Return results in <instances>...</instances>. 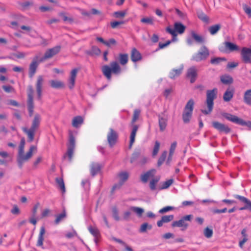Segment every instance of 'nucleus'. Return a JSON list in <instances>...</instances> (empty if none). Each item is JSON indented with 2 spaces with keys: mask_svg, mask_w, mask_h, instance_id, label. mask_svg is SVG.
Here are the masks:
<instances>
[{
  "mask_svg": "<svg viewBox=\"0 0 251 251\" xmlns=\"http://www.w3.org/2000/svg\"><path fill=\"white\" fill-rule=\"evenodd\" d=\"M141 113V110L138 109H136L134 111L132 119L131 122L132 126L135 125L134 123L139 119Z\"/></svg>",
  "mask_w": 251,
  "mask_h": 251,
  "instance_id": "nucleus-47",
  "label": "nucleus"
},
{
  "mask_svg": "<svg viewBox=\"0 0 251 251\" xmlns=\"http://www.w3.org/2000/svg\"><path fill=\"white\" fill-rule=\"evenodd\" d=\"M193 216L192 215H187L182 217L178 221H174L172 224L171 226L173 227H182L181 230L184 231L186 230L189 224L186 223V221H191L192 219Z\"/></svg>",
  "mask_w": 251,
  "mask_h": 251,
  "instance_id": "nucleus-12",
  "label": "nucleus"
},
{
  "mask_svg": "<svg viewBox=\"0 0 251 251\" xmlns=\"http://www.w3.org/2000/svg\"><path fill=\"white\" fill-rule=\"evenodd\" d=\"M126 15V12L125 11H116L113 13V16L116 18H123Z\"/></svg>",
  "mask_w": 251,
  "mask_h": 251,
  "instance_id": "nucleus-56",
  "label": "nucleus"
},
{
  "mask_svg": "<svg viewBox=\"0 0 251 251\" xmlns=\"http://www.w3.org/2000/svg\"><path fill=\"white\" fill-rule=\"evenodd\" d=\"M41 121V115L38 113H36L34 115L32 120L31 127L29 128L26 127L22 128L23 132L27 135L29 142H32L34 140L36 131L40 127Z\"/></svg>",
  "mask_w": 251,
  "mask_h": 251,
  "instance_id": "nucleus-2",
  "label": "nucleus"
},
{
  "mask_svg": "<svg viewBox=\"0 0 251 251\" xmlns=\"http://www.w3.org/2000/svg\"><path fill=\"white\" fill-rule=\"evenodd\" d=\"M186 76L190 79L191 83L195 82L197 77V72L195 67H192L188 69Z\"/></svg>",
  "mask_w": 251,
  "mask_h": 251,
  "instance_id": "nucleus-25",
  "label": "nucleus"
},
{
  "mask_svg": "<svg viewBox=\"0 0 251 251\" xmlns=\"http://www.w3.org/2000/svg\"><path fill=\"white\" fill-rule=\"evenodd\" d=\"M224 48H221L220 50L222 52H229L240 50L239 47L236 44L230 42H225L224 43Z\"/></svg>",
  "mask_w": 251,
  "mask_h": 251,
  "instance_id": "nucleus-21",
  "label": "nucleus"
},
{
  "mask_svg": "<svg viewBox=\"0 0 251 251\" xmlns=\"http://www.w3.org/2000/svg\"><path fill=\"white\" fill-rule=\"evenodd\" d=\"M107 141L109 146L112 148L116 143L118 139V134L112 128L109 129V131L107 134Z\"/></svg>",
  "mask_w": 251,
  "mask_h": 251,
  "instance_id": "nucleus-19",
  "label": "nucleus"
},
{
  "mask_svg": "<svg viewBox=\"0 0 251 251\" xmlns=\"http://www.w3.org/2000/svg\"><path fill=\"white\" fill-rule=\"evenodd\" d=\"M49 83L50 87L54 89H59L63 86L62 82L56 79L50 80Z\"/></svg>",
  "mask_w": 251,
  "mask_h": 251,
  "instance_id": "nucleus-39",
  "label": "nucleus"
},
{
  "mask_svg": "<svg viewBox=\"0 0 251 251\" xmlns=\"http://www.w3.org/2000/svg\"><path fill=\"white\" fill-rule=\"evenodd\" d=\"M142 59L141 54L139 51L136 49L133 48L131 52V59L134 62H136L141 60Z\"/></svg>",
  "mask_w": 251,
  "mask_h": 251,
  "instance_id": "nucleus-26",
  "label": "nucleus"
},
{
  "mask_svg": "<svg viewBox=\"0 0 251 251\" xmlns=\"http://www.w3.org/2000/svg\"><path fill=\"white\" fill-rule=\"evenodd\" d=\"M118 176L120 179V182L119 183L118 188H121L123 184L128 179L129 177V174L126 172H122L118 174Z\"/></svg>",
  "mask_w": 251,
  "mask_h": 251,
  "instance_id": "nucleus-33",
  "label": "nucleus"
},
{
  "mask_svg": "<svg viewBox=\"0 0 251 251\" xmlns=\"http://www.w3.org/2000/svg\"><path fill=\"white\" fill-rule=\"evenodd\" d=\"M191 36L193 39L198 43H202L204 42V39L201 36L198 35L194 31L191 32Z\"/></svg>",
  "mask_w": 251,
  "mask_h": 251,
  "instance_id": "nucleus-43",
  "label": "nucleus"
},
{
  "mask_svg": "<svg viewBox=\"0 0 251 251\" xmlns=\"http://www.w3.org/2000/svg\"><path fill=\"white\" fill-rule=\"evenodd\" d=\"M212 126L220 133L228 134L231 131V129L227 125L218 121H213Z\"/></svg>",
  "mask_w": 251,
  "mask_h": 251,
  "instance_id": "nucleus-17",
  "label": "nucleus"
},
{
  "mask_svg": "<svg viewBox=\"0 0 251 251\" xmlns=\"http://www.w3.org/2000/svg\"><path fill=\"white\" fill-rule=\"evenodd\" d=\"M221 81L225 84H230L232 83L233 80L230 76L225 75L221 77Z\"/></svg>",
  "mask_w": 251,
  "mask_h": 251,
  "instance_id": "nucleus-45",
  "label": "nucleus"
},
{
  "mask_svg": "<svg viewBox=\"0 0 251 251\" xmlns=\"http://www.w3.org/2000/svg\"><path fill=\"white\" fill-rule=\"evenodd\" d=\"M221 27V25L216 24L210 26L208 30L211 35H214L220 29Z\"/></svg>",
  "mask_w": 251,
  "mask_h": 251,
  "instance_id": "nucleus-44",
  "label": "nucleus"
},
{
  "mask_svg": "<svg viewBox=\"0 0 251 251\" xmlns=\"http://www.w3.org/2000/svg\"><path fill=\"white\" fill-rule=\"evenodd\" d=\"M126 23V21H114L111 22L110 25L113 28H116L117 26L125 24Z\"/></svg>",
  "mask_w": 251,
  "mask_h": 251,
  "instance_id": "nucleus-58",
  "label": "nucleus"
},
{
  "mask_svg": "<svg viewBox=\"0 0 251 251\" xmlns=\"http://www.w3.org/2000/svg\"><path fill=\"white\" fill-rule=\"evenodd\" d=\"M89 232L96 238H99L100 236V232L98 228L95 226H89L88 227Z\"/></svg>",
  "mask_w": 251,
  "mask_h": 251,
  "instance_id": "nucleus-40",
  "label": "nucleus"
},
{
  "mask_svg": "<svg viewBox=\"0 0 251 251\" xmlns=\"http://www.w3.org/2000/svg\"><path fill=\"white\" fill-rule=\"evenodd\" d=\"M226 60V59L225 57H215L211 59L210 63L212 64H218L220 62Z\"/></svg>",
  "mask_w": 251,
  "mask_h": 251,
  "instance_id": "nucleus-52",
  "label": "nucleus"
},
{
  "mask_svg": "<svg viewBox=\"0 0 251 251\" xmlns=\"http://www.w3.org/2000/svg\"><path fill=\"white\" fill-rule=\"evenodd\" d=\"M33 90L32 86L29 85L27 89V109L29 113V116L30 117L32 116L34 112V102L33 98Z\"/></svg>",
  "mask_w": 251,
  "mask_h": 251,
  "instance_id": "nucleus-14",
  "label": "nucleus"
},
{
  "mask_svg": "<svg viewBox=\"0 0 251 251\" xmlns=\"http://www.w3.org/2000/svg\"><path fill=\"white\" fill-rule=\"evenodd\" d=\"M85 53L91 56L94 55H99L101 52L100 50L96 46L92 47L91 49L89 50H87L85 51Z\"/></svg>",
  "mask_w": 251,
  "mask_h": 251,
  "instance_id": "nucleus-34",
  "label": "nucleus"
},
{
  "mask_svg": "<svg viewBox=\"0 0 251 251\" xmlns=\"http://www.w3.org/2000/svg\"><path fill=\"white\" fill-rule=\"evenodd\" d=\"M101 71L103 75L107 79L110 80L111 78V73L114 74H119L121 72V68L120 65L116 61L111 62L110 66L104 65L102 66Z\"/></svg>",
  "mask_w": 251,
  "mask_h": 251,
  "instance_id": "nucleus-5",
  "label": "nucleus"
},
{
  "mask_svg": "<svg viewBox=\"0 0 251 251\" xmlns=\"http://www.w3.org/2000/svg\"><path fill=\"white\" fill-rule=\"evenodd\" d=\"M160 180L159 176L152 179L150 182V188L151 191H154L156 189V185Z\"/></svg>",
  "mask_w": 251,
  "mask_h": 251,
  "instance_id": "nucleus-46",
  "label": "nucleus"
},
{
  "mask_svg": "<svg viewBox=\"0 0 251 251\" xmlns=\"http://www.w3.org/2000/svg\"><path fill=\"white\" fill-rule=\"evenodd\" d=\"M213 233L212 229L208 227H206L203 231L204 235L207 238H211L212 236Z\"/></svg>",
  "mask_w": 251,
  "mask_h": 251,
  "instance_id": "nucleus-54",
  "label": "nucleus"
},
{
  "mask_svg": "<svg viewBox=\"0 0 251 251\" xmlns=\"http://www.w3.org/2000/svg\"><path fill=\"white\" fill-rule=\"evenodd\" d=\"M209 55V51L207 48L203 46L201 50L193 55L192 59L195 61L199 62L206 59Z\"/></svg>",
  "mask_w": 251,
  "mask_h": 251,
  "instance_id": "nucleus-15",
  "label": "nucleus"
},
{
  "mask_svg": "<svg viewBox=\"0 0 251 251\" xmlns=\"http://www.w3.org/2000/svg\"><path fill=\"white\" fill-rule=\"evenodd\" d=\"M63 220V213L56 216L54 224L57 225Z\"/></svg>",
  "mask_w": 251,
  "mask_h": 251,
  "instance_id": "nucleus-63",
  "label": "nucleus"
},
{
  "mask_svg": "<svg viewBox=\"0 0 251 251\" xmlns=\"http://www.w3.org/2000/svg\"><path fill=\"white\" fill-rule=\"evenodd\" d=\"M101 165L97 163H93L91 165V174L93 176L99 173L101 169Z\"/></svg>",
  "mask_w": 251,
  "mask_h": 251,
  "instance_id": "nucleus-32",
  "label": "nucleus"
},
{
  "mask_svg": "<svg viewBox=\"0 0 251 251\" xmlns=\"http://www.w3.org/2000/svg\"><path fill=\"white\" fill-rule=\"evenodd\" d=\"M130 209L135 212L139 217H141L144 212L143 208L138 207L131 206Z\"/></svg>",
  "mask_w": 251,
  "mask_h": 251,
  "instance_id": "nucleus-48",
  "label": "nucleus"
},
{
  "mask_svg": "<svg viewBox=\"0 0 251 251\" xmlns=\"http://www.w3.org/2000/svg\"><path fill=\"white\" fill-rule=\"evenodd\" d=\"M148 160V158L142 155L140 151H137L132 153L130 162L131 163L143 166L147 163Z\"/></svg>",
  "mask_w": 251,
  "mask_h": 251,
  "instance_id": "nucleus-13",
  "label": "nucleus"
},
{
  "mask_svg": "<svg viewBox=\"0 0 251 251\" xmlns=\"http://www.w3.org/2000/svg\"><path fill=\"white\" fill-rule=\"evenodd\" d=\"M78 71V69L75 68L73 69L70 72V76L68 80L67 84L68 86L70 89H72L75 86V79Z\"/></svg>",
  "mask_w": 251,
  "mask_h": 251,
  "instance_id": "nucleus-22",
  "label": "nucleus"
},
{
  "mask_svg": "<svg viewBox=\"0 0 251 251\" xmlns=\"http://www.w3.org/2000/svg\"><path fill=\"white\" fill-rule=\"evenodd\" d=\"M243 101L247 105L251 106V89L245 91L243 96Z\"/></svg>",
  "mask_w": 251,
  "mask_h": 251,
  "instance_id": "nucleus-35",
  "label": "nucleus"
},
{
  "mask_svg": "<svg viewBox=\"0 0 251 251\" xmlns=\"http://www.w3.org/2000/svg\"><path fill=\"white\" fill-rule=\"evenodd\" d=\"M221 114L226 120L233 123L242 126H247L249 127H251V122H246L244 120L239 118L237 116L232 115L229 113L222 112Z\"/></svg>",
  "mask_w": 251,
  "mask_h": 251,
  "instance_id": "nucleus-9",
  "label": "nucleus"
},
{
  "mask_svg": "<svg viewBox=\"0 0 251 251\" xmlns=\"http://www.w3.org/2000/svg\"><path fill=\"white\" fill-rule=\"evenodd\" d=\"M77 234L75 230H73L71 232H67L65 234V236L66 238L68 239L72 238L75 236H77Z\"/></svg>",
  "mask_w": 251,
  "mask_h": 251,
  "instance_id": "nucleus-61",
  "label": "nucleus"
},
{
  "mask_svg": "<svg viewBox=\"0 0 251 251\" xmlns=\"http://www.w3.org/2000/svg\"><path fill=\"white\" fill-rule=\"evenodd\" d=\"M45 228L44 226H42L40 228V232L38 235V240L36 246L38 247H42L43 245V241L44 240V236L45 234Z\"/></svg>",
  "mask_w": 251,
  "mask_h": 251,
  "instance_id": "nucleus-29",
  "label": "nucleus"
},
{
  "mask_svg": "<svg viewBox=\"0 0 251 251\" xmlns=\"http://www.w3.org/2000/svg\"><path fill=\"white\" fill-rule=\"evenodd\" d=\"M39 58L37 55L35 56L29 66L28 75L30 78H32L36 72L37 69L39 65Z\"/></svg>",
  "mask_w": 251,
  "mask_h": 251,
  "instance_id": "nucleus-18",
  "label": "nucleus"
},
{
  "mask_svg": "<svg viewBox=\"0 0 251 251\" xmlns=\"http://www.w3.org/2000/svg\"><path fill=\"white\" fill-rule=\"evenodd\" d=\"M218 89L216 88L212 90H208L206 91V104L207 105V110H201V112L205 114H210L213 108L214 100L217 98Z\"/></svg>",
  "mask_w": 251,
  "mask_h": 251,
  "instance_id": "nucleus-4",
  "label": "nucleus"
},
{
  "mask_svg": "<svg viewBox=\"0 0 251 251\" xmlns=\"http://www.w3.org/2000/svg\"><path fill=\"white\" fill-rule=\"evenodd\" d=\"M198 18L202 21L205 23H208L209 19V17L202 11H200L197 12Z\"/></svg>",
  "mask_w": 251,
  "mask_h": 251,
  "instance_id": "nucleus-42",
  "label": "nucleus"
},
{
  "mask_svg": "<svg viewBox=\"0 0 251 251\" xmlns=\"http://www.w3.org/2000/svg\"><path fill=\"white\" fill-rule=\"evenodd\" d=\"M186 26L180 22H176L174 24V28L173 29L170 26L166 28V31L171 34L173 36L172 41L176 40L177 33L182 34L184 32Z\"/></svg>",
  "mask_w": 251,
  "mask_h": 251,
  "instance_id": "nucleus-11",
  "label": "nucleus"
},
{
  "mask_svg": "<svg viewBox=\"0 0 251 251\" xmlns=\"http://www.w3.org/2000/svg\"><path fill=\"white\" fill-rule=\"evenodd\" d=\"M128 61V55L126 53H120L119 54V61L121 65L124 66Z\"/></svg>",
  "mask_w": 251,
  "mask_h": 251,
  "instance_id": "nucleus-37",
  "label": "nucleus"
},
{
  "mask_svg": "<svg viewBox=\"0 0 251 251\" xmlns=\"http://www.w3.org/2000/svg\"><path fill=\"white\" fill-rule=\"evenodd\" d=\"M83 122V119L81 116H76L74 118L72 121L73 126L75 127H79Z\"/></svg>",
  "mask_w": 251,
  "mask_h": 251,
  "instance_id": "nucleus-38",
  "label": "nucleus"
},
{
  "mask_svg": "<svg viewBox=\"0 0 251 251\" xmlns=\"http://www.w3.org/2000/svg\"><path fill=\"white\" fill-rule=\"evenodd\" d=\"M55 181L60 190L63 192V178L62 177H56Z\"/></svg>",
  "mask_w": 251,
  "mask_h": 251,
  "instance_id": "nucleus-62",
  "label": "nucleus"
},
{
  "mask_svg": "<svg viewBox=\"0 0 251 251\" xmlns=\"http://www.w3.org/2000/svg\"><path fill=\"white\" fill-rule=\"evenodd\" d=\"M243 8L249 18H251V7L246 4H243Z\"/></svg>",
  "mask_w": 251,
  "mask_h": 251,
  "instance_id": "nucleus-57",
  "label": "nucleus"
},
{
  "mask_svg": "<svg viewBox=\"0 0 251 251\" xmlns=\"http://www.w3.org/2000/svg\"><path fill=\"white\" fill-rule=\"evenodd\" d=\"M234 94V89L230 88L227 89L223 95V100L225 101H229L233 98Z\"/></svg>",
  "mask_w": 251,
  "mask_h": 251,
  "instance_id": "nucleus-28",
  "label": "nucleus"
},
{
  "mask_svg": "<svg viewBox=\"0 0 251 251\" xmlns=\"http://www.w3.org/2000/svg\"><path fill=\"white\" fill-rule=\"evenodd\" d=\"M167 155V151H164L162 153V154H161V156H160V157L159 158V159L157 162L158 166L159 167L163 164V163L164 162V161H165V160L166 158Z\"/></svg>",
  "mask_w": 251,
  "mask_h": 251,
  "instance_id": "nucleus-49",
  "label": "nucleus"
},
{
  "mask_svg": "<svg viewBox=\"0 0 251 251\" xmlns=\"http://www.w3.org/2000/svg\"><path fill=\"white\" fill-rule=\"evenodd\" d=\"M173 183V179H170L163 182L160 189H165L169 188Z\"/></svg>",
  "mask_w": 251,
  "mask_h": 251,
  "instance_id": "nucleus-50",
  "label": "nucleus"
},
{
  "mask_svg": "<svg viewBox=\"0 0 251 251\" xmlns=\"http://www.w3.org/2000/svg\"><path fill=\"white\" fill-rule=\"evenodd\" d=\"M76 133L75 131L70 130L69 131L68 140L66 143L67 151L64 155V159H67L69 161L72 159L75 148V135Z\"/></svg>",
  "mask_w": 251,
  "mask_h": 251,
  "instance_id": "nucleus-3",
  "label": "nucleus"
},
{
  "mask_svg": "<svg viewBox=\"0 0 251 251\" xmlns=\"http://www.w3.org/2000/svg\"><path fill=\"white\" fill-rule=\"evenodd\" d=\"M44 79L42 75H39L37 77L36 82V89L37 93V96L39 100L41 99L42 87L44 83Z\"/></svg>",
  "mask_w": 251,
  "mask_h": 251,
  "instance_id": "nucleus-24",
  "label": "nucleus"
},
{
  "mask_svg": "<svg viewBox=\"0 0 251 251\" xmlns=\"http://www.w3.org/2000/svg\"><path fill=\"white\" fill-rule=\"evenodd\" d=\"M221 114L226 120L233 123L242 126H247L249 127H251V122H246L244 120L239 118L237 116L232 115L229 113L222 112Z\"/></svg>",
  "mask_w": 251,
  "mask_h": 251,
  "instance_id": "nucleus-8",
  "label": "nucleus"
},
{
  "mask_svg": "<svg viewBox=\"0 0 251 251\" xmlns=\"http://www.w3.org/2000/svg\"><path fill=\"white\" fill-rule=\"evenodd\" d=\"M151 225H149L148 223H145L141 225L140 231L141 232H146L147 229H151Z\"/></svg>",
  "mask_w": 251,
  "mask_h": 251,
  "instance_id": "nucleus-55",
  "label": "nucleus"
},
{
  "mask_svg": "<svg viewBox=\"0 0 251 251\" xmlns=\"http://www.w3.org/2000/svg\"><path fill=\"white\" fill-rule=\"evenodd\" d=\"M112 216L114 219L117 221H119L120 220V217L119 216L118 210L116 207L114 206L112 207Z\"/></svg>",
  "mask_w": 251,
  "mask_h": 251,
  "instance_id": "nucleus-51",
  "label": "nucleus"
},
{
  "mask_svg": "<svg viewBox=\"0 0 251 251\" xmlns=\"http://www.w3.org/2000/svg\"><path fill=\"white\" fill-rule=\"evenodd\" d=\"M221 114L226 120L233 123L242 126H247L249 127H251V122H246L244 120L239 118L237 116L232 115L229 113L222 112Z\"/></svg>",
  "mask_w": 251,
  "mask_h": 251,
  "instance_id": "nucleus-10",
  "label": "nucleus"
},
{
  "mask_svg": "<svg viewBox=\"0 0 251 251\" xmlns=\"http://www.w3.org/2000/svg\"><path fill=\"white\" fill-rule=\"evenodd\" d=\"M194 106V101L193 99L189 100L185 105L182 113V120L184 123H189L192 116Z\"/></svg>",
  "mask_w": 251,
  "mask_h": 251,
  "instance_id": "nucleus-6",
  "label": "nucleus"
},
{
  "mask_svg": "<svg viewBox=\"0 0 251 251\" xmlns=\"http://www.w3.org/2000/svg\"><path fill=\"white\" fill-rule=\"evenodd\" d=\"M132 126V129L130 136V142L129 145V148L130 149L132 147L133 144L135 142L136 134L139 128L138 125H133Z\"/></svg>",
  "mask_w": 251,
  "mask_h": 251,
  "instance_id": "nucleus-30",
  "label": "nucleus"
},
{
  "mask_svg": "<svg viewBox=\"0 0 251 251\" xmlns=\"http://www.w3.org/2000/svg\"><path fill=\"white\" fill-rule=\"evenodd\" d=\"M155 173V170L154 169H151L147 171L146 173L141 176V180L144 183L147 182L150 177L154 176Z\"/></svg>",
  "mask_w": 251,
  "mask_h": 251,
  "instance_id": "nucleus-31",
  "label": "nucleus"
},
{
  "mask_svg": "<svg viewBox=\"0 0 251 251\" xmlns=\"http://www.w3.org/2000/svg\"><path fill=\"white\" fill-rule=\"evenodd\" d=\"M183 69V66H181L178 69H173L169 74L170 77L172 79H174L175 77L179 76L180 74L182 73Z\"/></svg>",
  "mask_w": 251,
  "mask_h": 251,
  "instance_id": "nucleus-36",
  "label": "nucleus"
},
{
  "mask_svg": "<svg viewBox=\"0 0 251 251\" xmlns=\"http://www.w3.org/2000/svg\"><path fill=\"white\" fill-rule=\"evenodd\" d=\"M174 207L173 206H168L163 207V208L161 209L159 211V213L160 214H163L165 213L168 211H171L174 210Z\"/></svg>",
  "mask_w": 251,
  "mask_h": 251,
  "instance_id": "nucleus-60",
  "label": "nucleus"
},
{
  "mask_svg": "<svg viewBox=\"0 0 251 251\" xmlns=\"http://www.w3.org/2000/svg\"><path fill=\"white\" fill-rule=\"evenodd\" d=\"M174 218L173 215H164L161 217L160 220L157 221V225L158 227H161L164 223H167L172 221Z\"/></svg>",
  "mask_w": 251,
  "mask_h": 251,
  "instance_id": "nucleus-27",
  "label": "nucleus"
},
{
  "mask_svg": "<svg viewBox=\"0 0 251 251\" xmlns=\"http://www.w3.org/2000/svg\"><path fill=\"white\" fill-rule=\"evenodd\" d=\"M61 50L60 46H56L46 50L44 56L39 59V62H44L57 54Z\"/></svg>",
  "mask_w": 251,
  "mask_h": 251,
  "instance_id": "nucleus-16",
  "label": "nucleus"
},
{
  "mask_svg": "<svg viewBox=\"0 0 251 251\" xmlns=\"http://www.w3.org/2000/svg\"><path fill=\"white\" fill-rule=\"evenodd\" d=\"M242 61L245 63H251V48L244 47L241 51Z\"/></svg>",
  "mask_w": 251,
  "mask_h": 251,
  "instance_id": "nucleus-20",
  "label": "nucleus"
},
{
  "mask_svg": "<svg viewBox=\"0 0 251 251\" xmlns=\"http://www.w3.org/2000/svg\"><path fill=\"white\" fill-rule=\"evenodd\" d=\"M221 114L226 120L233 123L242 126H247L249 127H251V122H246L244 120L239 118L237 116L232 115L229 113L222 112Z\"/></svg>",
  "mask_w": 251,
  "mask_h": 251,
  "instance_id": "nucleus-7",
  "label": "nucleus"
},
{
  "mask_svg": "<svg viewBox=\"0 0 251 251\" xmlns=\"http://www.w3.org/2000/svg\"><path fill=\"white\" fill-rule=\"evenodd\" d=\"M167 120L166 119L161 117L159 116V126L160 131H163L166 128L167 126Z\"/></svg>",
  "mask_w": 251,
  "mask_h": 251,
  "instance_id": "nucleus-41",
  "label": "nucleus"
},
{
  "mask_svg": "<svg viewBox=\"0 0 251 251\" xmlns=\"http://www.w3.org/2000/svg\"><path fill=\"white\" fill-rule=\"evenodd\" d=\"M25 145V140L23 138L21 140V142L19 147L18 151V163L20 168H22L23 164L24 162L27 161L33 155V152L34 151H36L37 148L34 146H31L28 151L25 154H24V149Z\"/></svg>",
  "mask_w": 251,
  "mask_h": 251,
  "instance_id": "nucleus-1",
  "label": "nucleus"
},
{
  "mask_svg": "<svg viewBox=\"0 0 251 251\" xmlns=\"http://www.w3.org/2000/svg\"><path fill=\"white\" fill-rule=\"evenodd\" d=\"M159 147H160V143L158 141H156L155 142V145H154V146L153 148V150L152 151V156H154L157 154V153L159 151Z\"/></svg>",
  "mask_w": 251,
  "mask_h": 251,
  "instance_id": "nucleus-59",
  "label": "nucleus"
},
{
  "mask_svg": "<svg viewBox=\"0 0 251 251\" xmlns=\"http://www.w3.org/2000/svg\"><path fill=\"white\" fill-rule=\"evenodd\" d=\"M153 19L152 17H145L141 19V22L147 24L153 25Z\"/></svg>",
  "mask_w": 251,
  "mask_h": 251,
  "instance_id": "nucleus-53",
  "label": "nucleus"
},
{
  "mask_svg": "<svg viewBox=\"0 0 251 251\" xmlns=\"http://www.w3.org/2000/svg\"><path fill=\"white\" fill-rule=\"evenodd\" d=\"M234 197L236 199L239 200L240 201L245 204L244 206L239 208L240 210L249 209L251 211V201L250 200H248L246 197L238 195H235L234 196Z\"/></svg>",
  "mask_w": 251,
  "mask_h": 251,
  "instance_id": "nucleus-23",
  "label": "nucleus"
},
{
  "mask_svg": "<svg viewBox=\"0 0 251 251\" xmlns=\"http://www.w3.org/2000/svg\"><path fill=\"white\" fill-rule=\"evenodd\" d=\"M11 213L14 215H18L20 214V209L17 205H13L12 209L11 210Z\"/></svg>",
  "mask_w": 251,
  "mask_h": 251,
  "instance_id": "nucleus-64",
  "label": "nucleus"
}]
</instances>
